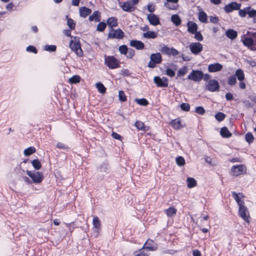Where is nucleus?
<instances>
[{
  "mask_svg": "<svg viewBox=\"0 0 256 256\" xmlns=\"http://www.w3.org/2000/svg\"><path fill=\"white\" fill-rule=\"evenodd\" d=\"M170 55L172 54L174 56H176L179 54V52L176 49L174 48H170Z\"/></svg>",
  "mask_w": 256,
  "mask_h": 256,
  "instance_id": "nucleus-62",
  "label": "nucleus"
},
{
  "mask_svg": "<svg viewBox=\"0 0 256 256\" xmlns=\"http://www.w3.org/2000/svg\"><path fill=\"white\" fill-rule=\"evenodd\" d=\"M88 19L90 21L94 20L96 22H100V12L98 11L94 12L93 14L89 16Z\"/></svg>",
  "mask_w": 256,
  "mask_h": 256,
  "instance_id": "nucleus-23",
  "label": "nucleus"
},
{
  "mask_svg": "<svg viewBox=\"0 0 256 256\" xmlns=\"http://www.w3.org/2000/svg\"><path fill=\"white\" fill-rule=\"evenodd\" d=\"M130 46L137 50H142L144 46V44L142 42L136 40H131L130 42Z\"/></svg>",
  "mask_w": 256,
  "mask_h": 256,
  "instance_id": "nucleus-18",
  "label": "nucleus"
},
{
  "mask_svg": "<svg viewBox=\"0 0 256 256\" xmlns=\"http://www.w3.org/2000/svg\"><path fill=\"white\" fill-rule=\"evenodd\" d=\"M143 36L147 38H155L157 36V34L153 31H148L143 34Z\"/></svg>",
  "mask_w": 256,
  "mask_h": 256,
  "instance_id": "nucleus-31",
  "label": "nucleus"
},
{
  "mask_svg": "<svg viewBox=\"0 0 256 256\" xmlns=\"http://www.w3.org/2000/svg\"><path fill=\"white\" fill-rule=\"evenodd\" d=\"M186 182L188 188H192L196 185V181L192 178H188Z\"/></svg>",
  "mask_w": 256,
  "mask_h": 256,
  "instance_id": "nucleus-32",
  "label": "nucleus"
},
{
  "mask_svg": "<svg viewBox=\"0 0 256 256\" xmlns=\"http://www.w3.org/2000/svg\"><path fill=\"white\" fill-rule=\"evenodd\" d=\"M176 211V210L172 206L170 207L168 209L165 210V212L168 217H172L174 216Z\"/></svg>",
  "mask_w": 256,
  "mask_h": 256,
  "instance_id": "nucleus-29",
  "label": "nucleus"
},
{
  "mask_svg": "<svg viewBox=\"0 0 256 256\" xmlns=\"http://www.w3.org/2000/svg\"><path fill=\"white\" fill-rule=\"evenodd\" d=\"M44 50L46 51L54 52L56 50V46L54 45H46L44 46Z\"/></svg>",
  "mask_w": 256,
  "mask_h": 256,
  "instance_id": "nucleus-51",
  "label": "nucleus"
},
{
  "mask_svg": "<svg viewBox=\"0 0 256 256\" xmlns=\"http://www.w3.org/2000/svg\"><path fill=\"white\" fill-rule=\"evenodd\" d=\"M171 125L176 130H179L184 126L179 118L172 120L171 122Z\"/></svg>",
  "mask_w": 256,
  "mask_h": 256,
  "instance_id": "nucleus-21",
  "label": "nucleus"
},
{
  "mask_svg": "<svg viewBox=\"0 0 256 256\" xmlns=\"http://www.w3.org/2000/svg\"><path fill=\"white\" fill-rule=\"evenodd\" d=\"M189 48L192 54L196 55L202 50L203 46L198 42H192L190 44Z\"/></svg>",
  "mask_w": 256,
  "mask_h": 256,
  "instance_id": "nucleus-9",
  "label": "nucleus"
},
{
  "mask_svg": "<svg viewBox=\"0 0 256 256\" xmlns=\"http://www.w3.org/2000/svg\"><path fill=\"white\" fill-rule=\"evenodd\" d=\"M107 24L111 28L118 26L117 18L114 17L109 18L107 21Z\"/></svg>",
  "mask_w": 256,
  "mask_h": 256,
  "instance_id": "nucleus-25",
  "label": "nucleus"
},
{
  "mask_svg": "<svg viewBox=\"0 0 256 256\" xmlns=\"http://www.w3.org/2000/svg\"><path fill=\"white\" fill-rule=\"evenodd\" d=\"M246 62L250 66L252 67H254L256 66V62L251 59H247L246 60Z\"/></svg>",
  "mask_w": 256,
  "mask_h": 256,
  "instance_id": "nucleus-57",
  "label": "nucleus"
},
{
  "mask_svg": "<svg viewBox=\"0 0 256 256\" xmlns=\"http://www.w3.org/2000/svg\"><path fill=\"white\" fill-rule=\"evenodd\" d=\"M104 62L110 68L114 69L120 67L119 61L114 56H105Z\"/></svg>",
  "mask_w": 256,
  "mask_h": 256,
  "instance_id": "nucleus-3",
  "label": "nucleus"
},
{
  "mask_svg": "<svg viewBox=\"0 0 256 256\" xmlns=\"http://www.w3.org/2000/svg\"><path fill=\"white\" fill-rule=\"evenodd\" d=\"M210 22L214 24H216L218 22V19L216 16H210Z\"/></svg>",
  "mask_w": 256,
  "mask_h": 256,
  "instance_id": "nucleus-61",
  "label": "nucleus"
},
{
  "mask_svg": "<svg viewBox=\"0 0 256 256\" xmlns=\"http://www.w3.org/2000/svg\"><path fill=\"white\" fill-rule=\"evenodd\" d=\"M106 28V24L104 22H100L98 24L96 30L99 32H103Z\"/></svg>",
  "mask_w": 256,
  "mask_h": 256,
  "instance_id": "nucleus-48",
  "label": "nucleus"
},
{
  "mask_svg": "<svg viewBox=\"0 0 256 256\" xmlns=\"http://www.w3.org/2000/svg\"><path fill=\"white\" fill-rule=\"evenodd\" d=\"M26 174L34 183H40L44 178L42 174L38 172L27 170Z\"/></svg>",
  "mask_w": 256,
  "mask_h": 256,
  "instance_id": "nucleus-5",
  "label": "nucleus"
},
{
  "mask_svg": "<svg viewBox=\"0 0 256 256\" xmlns=\"http://www.w3.org/2000/svg\"><path fill=\"white\" fill-rule=\"evenodd\" d=\"M220 87L218 82L215 80H208L206 84V89L211 92L218 91Z\"/></svg>",
  "mask_w": 256,
  "mask_h": 256,
  "instance_id": "nucleus-7",
  "label": "nucleus"
},
{
  "mask_svg": "<svg viewBox=\"0 0 256 256\" xmlns=\"http://www.w3.org/2000/svg\"><path fill=\"white\" fill-rule=\"evenodd\" d=\"M26 50L28 52H32L34 53H36V48L32 46H30L26 48Z\"/></svg>",
  "mask_w": 256,
  "mask_h": 256,
  "instance_id": "nucleus-60",
  "label": "nucleus"
},
{
  "mask_svg": "<svg viewBox=\"0 0 256 256\" xmlns=\"http://www.w3.org/2000/svg\"><path fill=\"white\" fill-rule=\"evenodd\" d=\"M56 147L58 148L63 149V150H65V149H66L68 148V146L66 144H64L60 142H58L56 144Z\"/></svg>",
  "mask_w": 256,
  "mask_h": 256,
  "instance_id": "nucleus-59",
  "label": "nucleus"
},
{
  "mask_svg": "<svg viewBox=\"0 0 256 256\" xmlns=\"http://www.w3.org/2000/svg\"><path fill=\"white\" fill-rule=\"evenodd\" d=\"M188 30L189 32L194 34L198 30L197 24L193 22H188L187 23Z\"/></svg>",
  "mask_w": 256,
  "mask_h": 256,
  "instance_id": "nucleus-19",
  "label": "nucleus"
},
{
  "mask_svg": "<svg viewBox=\"0 0 256 256\" xmlns=\"http://www.w3.org/2000/svg\"><path fill=\"white\" fill-rule=\"evenodd\" d=\"M246 140L247 142H248L249 144L252 143L253 142L254 138L253 135L250 132H248L246 134Z\"/></svg>",
  "mask_w": 256,
  "mask_h": 256,
  "instance_id": "nucleus-43",
  "label": "nucleus"
},
{
  "mask_svg": "<svg viewBox=\"0 0 256 256\" xmlns=\"http://www.w3.org/2000/svg\"><path fill=\"white\" fill-rule=\"evenodd\" d=\"M32 164L36 170H40L42 166L40 162L38 159H35L32 161Z\"/></svg>",
  "mask_w": 256,
  "mask_h": 256,
  "instance_id": "nucleus-34",
  "label": "nucleus"
},
{
  "mask_svg": "<svg viewBox=\"0 0 256 256\" xmlns=\"http://www.w3.org/2000/svg\"><path fill=\"white\" fill-rule=\"evenodd\" d=\"M170 48L167 46H164L160 49V52L166 54L170 55Z\"/></svg>",
  "mask_w": 256,
  "mask_h": 256,
  "instance_id": "nucleus-46",
  "label": "nucleus"
},
{
  "mask_svg": "<svg viewBox=\"0 0 256 256\" xmlns=\"http://www.w3.org/2000/svg\"><path fill=\"white\" fill-rule=\"evenodd\" d=\"M124 32L120 29L114 30L111 29L108 34L110 38H122L124 36Z\"/></svg>",
  "mask_w": 256,
  "mask_h": 256,
  "instance_id": "nucleus-10",
  "label": "nucleus"
},
{
  "mask_svg": "<svg viewBox=\"0 0 256 256\" xmlns=\"http://www.w3.org/2000/svg\"><path fill=\"white\" fill-rule=\"evenodd\" d=\"M196 112L199 114H203L205 112V110L202 106H198L196 108Z\"/></svg>",
  "mask_w": 256,
  "mask_h": 256,
  "instance_id": "nucleus-54",
  "label": "nucleus"
},
{
  "mask_svg": "<svg viewBox=\"0 0 256 256\" xmlns=\"http://www.w3.org/2000/svg\"><path fill=\"white\" fill-rule=\"evenodd\" d=\"M176 164L180 166H183L185 164V160L182 156H178L176 160Z\"/></svg>",
  "mask_w": 256,
  "mask_h": 256,
  "instance_id": "nucleus-39",
  "label": "nucleus"
},
{
  "mask_svg": "<svg viewBox=\"0 0 256 256\" xmlns=\"http://www.w3.org/2000/svg\"><path fill=\"white\" fill-rule=\"evenodd\" d=\"M142 248L146 251L148 250L154 251L157 249V244L153 240H148Z\"/></svg>",
  "mask_w": 256,
  "mask_h": 256,
  "instance_id": "nucleus-13",
  "label": "nucleus"
},
{
  "mask_svg": "<svg viewBox=\"0 0 256 256\" xmlns=\"http://www.w3.org/2000/svg\"><path fill=\"white\" fill-rule=\"evenodd\" d=\"M195 34L194 35V38L198 41H202L203 40V37L202 34L200 32H196L194 33Z\"/></svg>",
  "mask_w": 256,
  "mask_h": 256,
  "instance_id": "nucleus-52",
  "label": "nucleus"
},
{
  "mask_svg": "<svg viewBox=\"0 0 256 256\" xmlns=\"http://www.w3.org/2000/svg\"><path fill=\"white\" fill-rule=\"evenodd\" d=\"M232 196L239 206L238 214L246 222H249L250 214L247 208L244 206L242 194L240 193L237 194L236 192H233Z\"/></svg>",
  "mask_w": 256,
  "mask_h": 256,
  "instance_id": "nucleus-1",
  "label": "nucleus"
},
{
  "mask_svg": "<svg viewBox=\"0 0 256 256\" xmlns=\"http://www.w3.org/2000/svg\"><path fill=\"white\" fill-rule=\"evenodd\" d=\"M96 88L98 92L101 94H104L106 92V88L104 84L100 82H98L96 84Z\"/></svg>",
  "mask_w": 256,
  "mask_h": 256,
  "instance_id": "nucleus-36",
  "label": "nucleus"
},
{
  "mask_svg": "<svg viewBox=\"0 0 256 256\" xmlns=\"http://www.w3.org/2000/svg\"><path fill=\"white\" fill-rule=\"evenodd\" d=\"M246 171V167L243 164L234 166L231 169L232 174L234 176L244 174Z\"/></svg>",
  "mask_w": 256,
  "mask_h": 256,
  "instance_id": "nucleus-6",
  "label": "nucleus"
},
{
  "mask_svg": "<svg viewBox=\"0 0 256 256\" xmlns=\"http://www.w3.org/2000/svg\"><path fill=\"white\" fill-rule=\"evenodd\" d=\"M220 134L224 138H229L232 136V134L226 127H223L220 130Z\"/></svg>",
  "mask_w": 256,
  "mask_h": 256,
  "instance_id": "nucleus-28",
  "label": "nucleus"
},
{
  "mask_svg": "<svg viewBox=\"0 0 256 256\" xmlns=\"http://www.w3.org/2000/svg\"><path fill=\"white\" fill-rule=\"evenodd\" d=\"M135 101L136 103L141 106H146L148 104V100L145 98H140V99H136Z\"/></svg>",
  "mask_w": 256,
  "mask_h": 256,
  "instance_id": "nucleus-42",
  "label": "nucleus"
},
{
  "mask_svg": "<svg viewBox=\"0 0 256 256\" xmlns=\"http://www.w3.org/2000/svg\"><path fill=\"white\" fill-rule=\"evenodd\" d=\"M166 74L170 77H173L175 75V72L170 68H168L166 70Z\"/></svg>",
  "mask_w": 256,
  "mask_h": 256,
  "instance_id": "nucleus-56",
  "label": "nucleus"
},
{
  "mask_svg": "<svg viewBox=\"0 0 256 256\" xmlns=\"http://www.w3.org/2000/svg\"><path fill=\"white\" fill-rule=\"evenodd\" d=\"M92 224L94 228L96 230L97 232H98L100 228V222L98 217H94Z\"/></svg>",
  "mask_w": 256,
  "mask_h": 256,
  "instance_id": "nucleus-30",
  "label": "nucleus"
},
{
  "mask_svg": "<svg viewBox=\"0 0 256 256\" xmlns=\"http://www.w3.org/2000/svg\"><path fill=\"white\" fill-rule=\"evenodd\" d=\"M228 84L230 85V86L234 85L236 84V76H234V75H232V76H230L228 78Z\"/></svg>",
  "mask_w": 256,
  "mask_h": 256,
  "instance_id": "nucleus-38",
  "label": "nucleus"
},
{
  "mask_svg": "<svg viewBox=\"0 0 256 256\" xmlns=\"http://www.w3.org/2000/svg\"><path fill=\"white\" fill-rule=\"evenodd\" d=\"M240 81H242L244 79V74L243 70L241 69H238L236 70L234 74Z\"/></svg>",
  "mask_w": 256,
  "mask_h": 256,
  "instance_id": "nucleus-26",
  "label": "nucleus"
},
{
  "mask_svg": "<svg viewBox=\"0 0 256 256\" xmlns=\"http://www.w3.org/2000/svg\"><path fill=\"white\" fill-rule=\"evenodd\" d=\"M154 81L158 86L166 87L168 86V78L165 77L160 78L158 76H154Z\"/></svg>",
  "mask_w": 256,
  "mask_h": 256,
  "instance_id": "nucleus-11",
  "label": "nucleus"
},
{
  "mask_svg": "<svg viewBox=\"0 0 256 256\" xmlns=\"http://www.w3.org/2000/svg\"><path fill=\"white\" fill-rule=\"evenodd\" d=\"M225 116H226V115L224 113L220 112H219L217 113L215 115L216 118L218 121H220V122L224 120V118H225Z\"/></svg>",
  "mask_w": 256,
  "mask_h": 256,
  "instance_id": "nucleus-45",
  "label": "nucleus"
},
{
  "mask_svg": "<svg viewBox=\"0 0 256 256\" xmlns=\"http://www.w3.org/2000/svg\"><path fill=\"white\" fill-rule=\"evenodd\" d=\"M162 60L160 53L152 54L150 56V61L148 64V66L150 68H154L156 64H160Z\"/></svg>",
  "mask_w": 256,
  "mask_h": 256,
  "instance_id": "nucleus-4",
  "label": "nucleus"
},
{
  "mask_svg": "<svg viewBox=\"0 0 256 256\" xmlns=\"http://www.w3.org/2000/svg\"><path fill=\"white\" fill-rule=\"evenodd\" d=\"M123 10L127 12H132L134 10V7L130 2H124L121 6Z\"/></svg>",
  "mask_w": 256,
  "mask_h": 256,
  "instance_id": "nucleus-16",
  "label": "nucleus"
},
{
  "mask_svg": "<svg viewBox=\"0 0 256 256\" xmlns=\"http://www.w3.org/2000/svg\"><path fill=\"white\" fill-rule=\"evenodd\" d=\"M146 251V250L142 248L138 251H136L134 252V256H147L148 254Z\"/></svg>",
  "mask_w": 256,
  "mask_h": 256,
  "instance_id": "nucleus-35",
  "label": "nucleus"
},
{
  "mask_svg": "<svg viewBox=\"0 0 256 256\" xmlns=\"http://www.w3.org/2000/svg\"><path fill=\"white\" fill-rule=\"evenodd\" d=\"M70 47L71 50L74 51L77 56H82V50L80 48V44L79 38L77 37H74L70 44Z\"/></svg>",
  "mask_w": 256,
  "mask_h": 256,
  "instance_id": "nucleus-2",
  "label": "nucleus"
},
{
  "mask_svg": "<svg viewBox=\"0 0 256 256\" xmlns=\"http://www.w3.org/2000/svg\"><path fill=\"white\" fill-rule=\"evenodd\" d=\"M147 18L150 24L152 26H156L160 24L159 18L154 14H148Z\"/></svg>",
  "mask_w": 256,
  "mask_h": 256,
  "instance_id": "nucleus-14",
  "label": "nucleus"
},
{
  "mask_svg": "<svg viewBox=\"0 0 256 256\" xmlns=\"http://www.w3.org/2000/svg\"><path fill=\"white\" fill-rule=\"evenodd\" d=\"M222 68V66L219 63H215L208 66V70L210 72L220 71Z\"/></svg>",
  "mask_w": 256,
  "mask_h": 256,
  "instance_id": "nucleus-17",
  "label": "nucleus"
},
{
  "mask_svg": "<svg viewBox=\"0 0 256 256\" xmlns=\"http://www.w3.org/2000/svg\"><path fill=\"white\" fill-rule=\"evenodd\" d=\"M243 44L250 48L252 50H256L255 46H253L254 44V40L251 38H245L242 40Z\"/></svg>",
  "mask_w": 256,
  "mask_h": 256,
  "instance_id": "nucleus-15",
  "label": "nucleus"
},
{
  "mask_svg": "<svg viewBox=\"0 0 256 256\" xmlns=\"http://www.w3.org/2000/svg\"><path fill=\"white\" fill-rule=\"evenodd\" d=\"M198 18L199 20L204 23L207 22L208 16L206 13L204 11H200L198 13Z\"/></svg>",
  "mask_w": 256,
  "mask_h": 256,
  "instance_id": "nucleus-24",
  "label": "nucleus"
},
{
  "mask_svg": "<svg viewBox=\"0 0 256 256\" xmlns=\"http://www.w3.org/2000/svg\"><path fill=\"white\" fill-rule=\"evenodd\" d=\"M226 98L228 100H231L233 99V95L230 92H228L226 94Z\"/></svg>",
  "mask_w": 256,
  "mask_h": 256,
  "instance_id": "nucleus-63",
  "label": "nucleus"
},
{
  "mask_svg": "<svg viewBox=\"0 0 256 256\" xmlns=\"http://www.w3.org/2000/svg\"><path fill=\"white\" fill-rule=\"evenodd\" d=\"M172 22L176 26L180 24L182 22L181 19L178 14H174L171 17Z\"/></svg>",
  "mask_w": 256,
  "mask_h": 256,
  "instance_id": "nucleus-27",
  "label": "nucleus"
},
{
  "mask_svg": "<svg viewBox=\"0 0 256 256\" xmlns=\"http://www.w3.org/2000/svg\"><path fill=\"white\" fill-rule=\"evenodd\" d=\"M66 18H67L68 26L71 30H74L75 28V26H76V24L74 22V20L71 18H68V16H66Z\"/></svg>",
  "mask_w": 256,
  "mask_h": 256,
  "instance_id": "nucleus-41",
  "label": "nucleus"
},
{
  "mask_svg": "<svg viewBox=\"0 0 256 256\" xmlns=\"http://www.w3.org/2000/svg\"><path fill=\"white\" fill-rule=\"evenodd\" d=\"M112 136L113 138L116 140H120L121 136L120 134H118L116 132H113L112 134Z\"/></svg>",
  "mask_w": 256,
  "mask_h": 256,
  "instance_id": "nucleus-64",
  "label": "nucleus"
},
{
  "mask_svg": "<svg viewBox=\"0 0 256 256\" xmlns=\"http://www.w3.org/2000/svg\"><path fill=\"white\" fill-rule=\"evenodd\" d=\"M164 6L166 7L167 8H168V9L172 10H177L178 7V4H174V3H173V4H171L168 2H164Z\"/></svg>",
  "mask_w": 256,
  "mask_h": 256,
  "instance_id": "nucleus-37",
  "label": "nucleus"
},
{
  "mask_svg": "<svg viewBox=\"0 0 256 256\" xmlns=\"http://www.w3.org/2000/svg\"><path fill=\"white\" fill-rule=\"evenodd\" d=\"M204 74L202 71L193 70L188 76V78L194 82H200Z\"/></svg>",
  "mask_w": 256,
  "mask_h": 256,
  "instance_id": "nucleus-8",
  "label": "nucleus"
},
{
  "mask_svg": "<svg viewBox=\"0 0 256 256\" xmlns=\"http://www.w3.org/2000/svg\"><path fill=\"white\" fill-rule=\"evenodd\" d=\"M80 77L78 76H74L69 78V82L72 84H76L80 82Z\"/></svg>",
  "mask_w": 256,
  "mask_h": 256,
  "instance_id": "nucleus-40",
  "label": "nucleus"
},
{
  "mask_svg": "<svg viewBox=\"0 0 256 256\" xmlns=\"http://www.w3.org/2000/svg\"><path fill=\"white\" fill-rule=\"evenodd\" d=\"M226 35L230 39L234 40L237 37L238 34L237 32L234 30L229 29L226 31Z\"/></svg>",
  "mask_w": 256,
  "mask_h": 256,
  "instance_id": "nucleus-22",
  "label": "nucleus"
},
{
  "mask_svg": "<svg viewBox=\"0 0 256 256\" xmlns=\"http://www.w3.org/2000/svg\"><path fill=\"white\" fill-rule=\"evenodd\" d=\"M241 4L236 2H232L225 6L224 8V11L226 13H230L234 10H238L240 8Z\"/></svg>",
  "mask_w": 256,
  "mask_h": 256,
  "instance_id": "nucleus-12",
  "label": "nucleus"
},
{
  "mask_svg": "<svg viewBox=\"0 0 256 256\" xmlns=\"http://www.w3.org/2000/svg\"><path fill=\"white\" fill-rule=\"evenodd\" d=\"M118 50L122 54H126L128 52L127 46L125 45L120 46L118 48Z\"/></svg>",
  "mask_w": 256,
  "mask_h": 256,
  "instance_id": "nucleus-49",
  "label": "nucleus"
},
{
  "mask_svg": "<svg viewBox=\"0 0 256 256\" xmlns=\"http://www.w3.org/2000/svg\"><path fill=\"white\" fill-rule=\"evenodd\" d=\"M135 126L139 130H144V124L142 122L137 121L135 123Z\"/></svg>",
  "mask_w": 256,
  "mask_h": 256,
  "instance_id": "nucleus-50",
  "label": "nucleus"
},
{
  "mask_svg": "<svg viewBox=\"0 0 256 256\" xmlns=\"http://www.w3.org/2000/svg\"><path fill=\"white\" fill-rule=\"evenodd\" d=\"M79 11L80 16L82 18H86V16L89 15L92 12L90 9L84 6L81 7L80 8Z\"/></svg>",
  "mask_w": 256,
  "mask_h": 256,
  "instance_id": "nucleus-20",
  "label": "nucleus"
},
{
  "mask_svg": "<svg viewBox=\"0 0 256 256\" xmlns=\"http://www.w3.org/2000/svg\"><path fill=\"white\" fill-rule=\"evenodd\" d=\"M248 14V16L250 18H255L256 16V10H252L250 7H249Z\"/></svg>",
  "mask_w": 256,
  "mask_h": 256,
  "instance_id": "nucleus-55",
  "label": "nucleus"
},
{
  "mask_svg": "<svg viewBox=\"0 0 256 256\" xmlns=\"http://www.w3.org/2000/svg\"><path fill=\"white\" fill-rule=\"evenodd\" d=\"M180 108L183 110L186 111V112L189 111L190 109V106L189 104H186V103L182 104L180 105Z\"/></svg>",
  "mask_w": 256,
  "mask_h": 256,
  "instance_id": "nucleus-53",
  "label": "nucleus"
},
{
  "mask_svg": "<svg viewBox=\"0 0 256 256\" xmlns=\"http://www.w3.org/2000/svg\"><path fill=\"white\" fill-rule=\"evenodd\" d=\"M249 7H247L244 10H240L238 13L240 16L244 18L246 14L248 13Z\"/></svg>",
  "mask_w": 256,
  "mask_h": 256,
  "instance_id": "nucleus-44",
  "label": "nucleus"
},
{
  "mask_svg": "<svg viewBox=\"0 0 256 256\" xmlns=\"http://www.w3.org/2000/svg\"><path fill=\"white\" fill-rule=\"evenodd\" d=\"M148 10L150 12H152L155 10V6L152 4H148Z\"/></svg>",
  "mask_w": 256,
  "mask_h": 256,
  "instance_id": "nucleus-58",
  "label": "nucleus"
},
{
  "mask_svg": "<svg viewBox=\"0 0 256 256\" xmlns=\"http://www.w3.org/2000/svg\"><path fill=\"white\" fill-rule=\"evenodd\" d=\"M36 148L33 146H30L24 150V154L25 156H28L35 152Z\"/></svg>",
  "mask_w": 256,
  "mask_h": 256,
  "instance_id": "nucleus-33",
  "label": "nucleus"
},
{
  "mask_svg": "<svg viewBox=\"0 0 256 256\" xmlns=\"http://www.w3.org/2000/svg\"><path fill=\"white\" fill-rule=\"evenodd\" d=\"M119 100L121 102H125L126 100V96L122 90H120L118 92Z\"/></svg>",
  "mask_w": 256,
  "mask_h": 256,
  "instance_id": "nucleus-47",
  "label": "nucleus"
}]
</instances>
